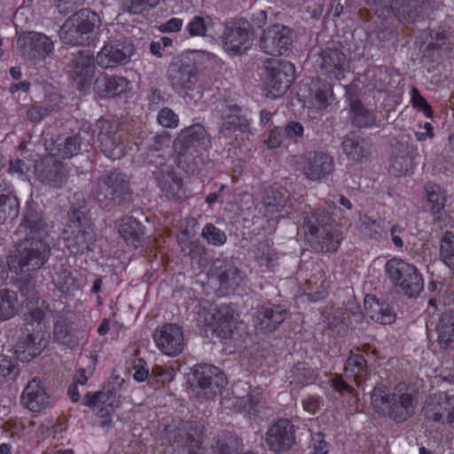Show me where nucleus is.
<instances>
[{
    "label": "nucleus",
    "mask_w": 454,
    "mask_h": 454,
    "mask_svg": "<svg viewBox=\"0 0 454 454\" xmlns=\"http://www.w3.org/2000/svg\"><path fill=\"white\" fill-rule=\"evenodd\" d=\"M417 404V396L410 391L408 385L398 383L393 389L392 400L384 417L395 423H403L414 415Z\"/></svg>",
    "instance_id": "nucleus-16"
},
{
    "label": "nucleus",
    "mask_w": 454,
    "mask_h": 454,
    "mask_svg": "<svg viewBox=\"0 0 454 454\" xmlns=\"http://www.w3.org/2000/svg\"><path fill=\"white\" fill-rule=\"evenodd\" d=\"M22 305L27 309V313L25 314V327H33V324L36 323L37 326L35 329H43L41 323L45 317L46 311L49 310L46 302L38 298V302L35 301H23Z\"/></svg>",
    "instance_id": "nucleus-45"
},
{
    "label": "nucleus",
    "mask_w": 454,
    "mask_h": 454,
    "mask_svg": "<svg viewBox=\"0 0 454 454\" xmlns=\"http://www.w3.org/2000/svg\"><path fill=\"white\" fill-rule=\"evenodd\" d=\"M153 340L159 349L168 356H176L184 349L183 331L176 324H165L160 329H156Z\"/></svg>",
    "instance_id": "nucleus-27"
},
{
    "label": "nucleus",
    "mask_w": 454,
    "mask_h": 454,
    "mask_svg": "<svg viewBox=\"0 0 454 454\" xmlns=\"http://www.w3.org/2000/svg\"><path fill=\"white\" fill-rule=\"evenodd\" d=\"M115 395L113 391H98L88 392L84 397V405L88 407H95L98 405L105 404L106 407L112 408L114 402Z\"/></svg>",
    "instance_id": "nucleus-56"
},
{
    "label": "nucleus",
    "mask_w": 454,
    "mask_h": 454,
    "mask_svg": "<svg viewBox=\"0 0 454 454\" xmlns=\"http://www.w3.org/2000/svg\"><path fill=\"white\" fill-rule=\"evenodd\" d=\"M56 286L62 293H69L75 289L76 283L75 278L72 276V273L67 270H60L57 272V277L54 278Z\"/></svg>",
    "instance_id": "nucleus-60"
},
{
    "label": "nucleus",
    "mask_w": 454,
    "mask_h": 454,
    "mask_svg": "<svg viewBox=\"0 0 454 454\" xmlns=\"http://www.w3.org/2000/svg\"><path fill=\"white\" fill-rule=\"evenodd\" d=\"M53 337L57 341L68 347H73L77 342L76 338L70 332L68 325L64 318L57 320L54 324Z\"/></svg>",
    "instance_id": "nucleus-55"
},
{
    "label": "nucleus",
    "mask_w": 454,
    "mask_h": 454,
    "mask_svg": "<svg viewBox=\"0 0 454 454\" xmlns=\"http://www.w3.org/2000/svg\"><path fill=\"white\" fill-rule=\"evenodd\" d=\"M165 434L169 443L187 447L191 454L200 448L201 439L196 422L173 421L165 427Z\"/></svg>",
    "instance_id": "nucleus-20"
},
{
    "label": "nucleus",
    "mask_w": 454,
    "mask_h": 454,
    "mask_svg": "<svg viewBox=\"0 0 454 454\" xmlns=\"http://www.w3.org/2000/svg\"><path fill=\"white\" fill-rule=\"evenodd\" d=\"M197 55L198 51H191L181 54L169 64L168 80L176 92L181 94L193 90L199 73Z\"/></svg>",
    "instance_id": "nucleus-7"
},
{
    "label": "nucleus",
    "mask_w": 454,
    "mask_h": 454,
    "mask_svg": "<svg viewBox=\"0 0 454 454\" xmlns=\"http://www.w3.org/2000/svg\"><path fill=\"white\" fill-rule=\"evenodd\" d=\"M254 256L259 266L267 270L272 269L278 259L277 253L267 242H260L257 245Z\"/></svg>",
    "instance_id": "nucleus-53"
},
{
    "label": "nucleus",
    "mask_w": 454,
    "mask_h": 454,
    "mask_svg": "<svg viewBox=\"0 0 454 454\" xmlns=\"http://www.w3.org/2000/svg\"><path fill=\"white\" fill-rule=\"evenodd\" d=\"M390 9L400 20H414L430 0H388Z\"/></svg>",
    "instance_id": "nucleus-39"
},
{
    "label": "nucleus",
    "mask_w": 454,
    "mask_h": 454,
    "mask_svg": "<svg viewBox=\"0 0 454 454\" xmlns=\"http://www.w3.org/2000/svg\"><path fill=\"white\" fill-rule=\"evenodd\" d=\"M287 310L282 306L267 302L255 308L254 322L255 329L268 333H273L286 320Z\"/></svg>",
    "instance_id": "nucleus-24"
},
{
    "label": "nucleus",
    "mask_w": 454,
    "mask_h": 454,
    "mask_svg": "<svg viewBox=\"0 0 454 454\" xmlns=\"http://www.w3.org/2000/svg\"><path fill=\"white\" fill-rule=\"evenodd\" d=\"M94 196L101 208L129 205L133 198L129 176L118 169L101 176L97 180Z\"/></svg>",
    "instance_id": "nucleus-2"
},
{
    "label": "nucleus",
    "mask_w": 454,
    "mask_h": 454,
    "mask_svg": "<svg viewBox=\"0 0 454 454\" xmlns=\"http://www.w3.org/2000/svg\"><path fill=\"white\" fill-rule=\"evenodd\" d=\"M411 159L408 155L395 156L391 160V170L395 176H404L411 168Z\"/></svg>",
    "instance_id": "nucleus-64"
},
{
    "label": "nucleus",
    "mask_w": 454,
    "mask_h": 454,
    "mask_svg": "<svg viewBox=\"0 0 454 454\" xmlns=\"http://www.w3.org/2000/svg\"><path fill=\"white\" fill-rule=\"evenodd\" d=\"M310 94L315 106L325 109L330 105L328 98L333 95V87L325 81H317L312 84Z\"/></svg>",
    "instance_id": "nucleus-49"
},
{
    "label": "nucleus",
    "mask_w": 454,
    "mask_h": 454,
    "mask_svg": "<svg viewBox=\"0 0 454 454\" xmlns=\"http://www.w3.org/2000/svg\"><path fill=\"white\" fill-rule=\"evenodd\" d=\"M425 417L434 422L454 425V395L439 392L429 395L424 404Z\"/></svg>",
    "instance_id": "nucleus-17"
},
{
    "label": "nucleus",
    "mask_w": 454,
    "mask_h": 454,
    "mask_svg": "<svg viewBox=\"0 0 454 454\" xmlns=\"http://www.w3.org/2000/svg\"><path fill=\"white\" fill-rule=\"evenodd\" d=\"M341 145L344 153L350 160L361 161L371 153L370 142L358 136H346Z\"/></svg>",
    "instance_id": "nucleus-41"
},
{
    "label": "nucleus",
    "mask_w": 454,
    "mask_h": 454,
    "mask_svg": "<svg viewBox=\"0 0 454 454\" xmlns=\"http://www.w3.org/2000/svg\"><path fill=\"white\" fill-rule=\"evenodd\" d=\"M214 115L221 121L220 133L225 137L232 132L249 131V121L241 114V108L227 99H219L215 102Z\"/></svg>",
    "instance_id": "nucleus-15"
},
{
    "label": "nucleus",
    "mask_w": 454,
    "mask_h": 454,
    "mask_svg": "<svg viewBox=\"0 0 454 454\" xmlns=\"http://www.w3.org/2000/svg\"><path fill=\"white\" fill-rule=\"evenodd\" d=\"M202 237L213 246H222L226 240L227 237L222 230L216 228L212 223H207L201 233Z\"/></svg>",
    "instance_id": "nucleus-59"
},
{
    "label": "nucleus",
    "mask_w": 454,
    "mask_h": 454,
    "mask_svg": "<svg viewBox=\"0 0 454 454\" xmlns=\"http://www.w3.org/2000/svg\"><path fill=\"white\" fill-rule=\"evenodd\" d=\"M49 334L43 329L25 327L15 345L17 358L29 362L39 356L48 345Z\"/></svg>",
    "instance_id": "nucleus-18"
},
{
    "label": "nucleus",
    "mask_w": 454,
    "mask_h": 454,
    "mask_svg": "<svg viewBox=\"0 0 454 454\" xmlns=\"http://www.w3.org/2000/svg\"><path fill=\"white\" fill-rule=\"evenodd\" d=\"M148 162L149 170L169 200H178L185 196L182 178L175 173L173 166L168 164L165 157L150 155Z\"/></svg>",
    "instance_id": "nucleus-11"
},
{
    "label": "nucleus",
    "mask_w": 454,
    "mask_h": 454,
    "mask_svg": "<svg viewBox=\"0 0 454 454\" xmlns=\"http://www.w3.org/2000/svg\"><path fill=\"white\" fill-rule=\"evenodd\" d=\"M96 127L100 151L109 159L121 158L125 154L126 145L121 121L114 117H101Z\"/></svg>",
    "instance_id": "nucleus-8"
},
{
    "label": "nucleus",
    "mask_w": 454,
    "mask_h": 454,
    "mask_svg": "<svg viewBox=\"0 0 454 454\" xmlns=\"http://www.w3.org/2000/svg\"><path fill=\"white\" fill-rule=\"evenodd\" d=\"M207 20H209V18L194 16L186 26L188 34L191 36H205L207 35Z\"/></svg>",
    "instance_id": "nucleus-61"
},
{
    "label": "nucleus",
    "mask_w": 454,
    "mask_h": 454,
    "mask_svg": "<svg viewBox=\"0 0 454 454\" xmlns=\"http://www.w3.org/2000/svg\"><path fill=\"white\" fill-rule=\"evenodd\" d=\"M148 162L149 170L169 200H178L185 196L182 178L175 173L173 166L168 164L165 157L150 155Z\"/></svg>",
    "instance_id": "nucleus-12"
},
{
    "label": "nucleus",
    "mask_w": 454,
    "mask_h": 454,
    "mask_svg": "<svg viewBox=\"0 0 454 454\" xmlns=\"http://www.w3.org/2000/svg\"><path fill=\"white\" fill-rule=\"evenodd\" d=\"M18 313V298L15 292L0 290V320L6 321Z\"/></svg>",
    "instance_id": "nucleus-48"
},
{
    "label": "nucleus",
    "mask_w": 454,
    "mask_h": 454,
    "mask_svg": "<svg viewBox=\"0 0 454 454\" xmlns=\"http://www.w3.org/2000/svg\"><path fill=\"white\" fill-rule=\"evenodd\" d=\"M385 274L391 284L400 288L409 299H416L424 289V280L417 267L403 259L393 257L384 266Z\"/></svg>",
    "instance_id": "nucleus-6"
},
{
    "label": "nucleus",
    "mask_w": 454,
    "mask_h": 454,
    "mask_svg": "<svg viewBox=\"0 0 454 454\" xmlns=\"http://www.w3.org/2000/svg\"><path fill=\"white\" fill-rule=\"evenodd\" d=\"M214 273L223 289H234L243 280L241 270L231 262L217 259L214 262Z\"/></svg>",
    "instance_id": "nucleus-33"
},
{
    "label": "nucleus",
    "mask_w": 454,
    "mask_h": 454,
    "mask_svg": "<svg viewBox=\"0 0 454 454\" xmlns=\"http://www.w3.org/2000/svg\"><path fill=\"white\" fill-rule=\"evenodd\" d=\"M20 403L32 412H41L51 406L52 399L42 383L34 379L23 389Z\"/></svg>",
    "instance_id": "nucleus-31"
},
{
    "label": "nucleus",
    "mask_w": 454,
    "mask_h": 454,
    "mask_svg": "<svg viewBox=\"0 0 454 454\" xmlns=\"http://www.w3.org/2000/svg\"><path fill=\"white\" fill-rule=\"evenodd\" d=\"M358 90L356 86L346 87L345 96L350 109L351 124L358 129L371 128L376 123V115L361 101Z\"/></svg>",
    "instance_id": "nucleus-28"
},
{
    "label": "nucleus",
    "mask_w": 454,
    "mask_h": 454,
    "mask_svg": "<svg viewBox=\"0 0 454 454\" xmlns=\"http://www.w3.org/2000/svg\"><path fill=\"white\" fill-rule=\"evenodd\" d=\"M17 47L20 56L29 60L43 59L53 51V43L50 38L37 32H27L20 35Z\"/></svg>",
    "instance_id": "nucleus-22"
},
{
    "label": "nucleus",
    "mask_w": 454,
    "mask_h": 454,
    "mask_svg": "<svg viewBox=\"0 0 454 454\" xmlns=\"http://www.w3.org/2000/svg\"><path fill=\"white\" fill-rule=\"evenodd\" d=\"M393 390H390L385 384L377 383L370 393V403L372 410L385 416L392 400Z\"/></svg>",
    "instance_id": "nucleus-44"
},
{
    "label": "nucleus",
    "mask_w": 454,
    "mask_h": 454,
    "mask_svg": "<svg viewBox=\"0 0 454 454\" xmlns=\"http://www.w3.org/2000/svg\"><path fill=\"white\" fill-rule=\"evenodd\" d=\"M437 343L441 348L447 349L454 344V309L442 312L436 324Z\"/></svg>",
    "instance_id": "nucleus-40"
},
{
    "label": "nucleus",
    "mask_w": 454,
    "mask_h": 454,
    "mask_svg": "<svg viewBox=\"0 0 454 454\" xmlns=\"http://www.w3.org/2000/svg\"><path fill=\"white\" fill-rule=\"evenodd\" d=\"M267 97L278 98L285 94L294 81L295 67L286 60L268 59L264 61Z\"/></svg>",
    "instance_id": "nucleus-9"
},
{
    "label": "nucleus",
    "mask_w": 454,
    "mask_h": 454,
    "mask_svg": "<svg viewBox=\"0 0 454 454\" xmlns=\"http://www.w3.org/2000/svg\"><path fill=\"white\" fill-rule=\"evenodd\" d=\"M427 203L426 208L432 214H438L443 209L445 198L441 194L439 186L427 184L426 186Z\"/></svg>",
    "instance_id": "nucleus-54"
},
{
    "label": "nucleus",
    "mask_w": 454,
    "mask_h": 454,
    "mask_svg": "<svg viewBox=\"0 0 454 454\" xmlns=\"http://www.w3.org/2000/svg\"><path fill=\"white\" fill-rule=\"evenodd\" d=\"M322 72L329 78L337 81L345 76L349 64L347 56L338 47H327L323 50L317 60Z\"/></svg>",
    "instance_id": "nucleus-25"
},
{
    "label": "nucleus",
    "mask_w": 454,
    "mask_h": 454,
    "mask_svg": "<svg viewBox=\"0 0 454 454\" xmlns=\"http://www.w3.org/2000/svg\"><path fill=\"white\" fill-rule=\"evenodd\" d=\"M35 173L40 182L56 189L62 188L67 179L65 168L58 160L36 166Z\"/></svg>",
    "instance_id": "nucleus-34"
},
{
    "label": "nucleus",
    "mask_w": 454,
    "mask_h": 454,
    "mask_svg": "<svg viewBox=\"0 0 454 454\" xmlns=\"http://www.w3.org/2000/svg\"><path fill=\"white\" fill-rule=\"evenodd\" d=\"M92 136L86 131L72 135H59L52 143V154L62 159H70L79 153H88L92 147Z\"/></svg>",
    "instance_id": "nucleus-21"
},
{
    "label": "nucleus",
    "mask_w": 454,
    "mask_h": 454,
    "mask_svg": "<svg viewBox=\"0 0 454 454\" xmlns=\"http://www.w3.org/2000/svg\"><path fill=\"white\" fill-rule=\"evenodd\" d=\"M171 136L168 131H162L160 134H156L153 137L151 143L147 145V152L144 155V163L149 168V157L150 155L164 157L159 153L165 148H168L170 144Z\"/></svg>",
    "instance_id": "nucleus-51"
},
{
    "label": "nucleus",
    "mask_w": 454,
    "mask_h": 454,
    "mask_svg": "<svg viewBox=\"0 0 454 454\" xmlns=\"http://www.w3.org/2000/svg\"><path fill=\"white\" fill-rule=\"evenodd\" d=\"M213 331L223 339H229L235 327V310L230 305H222L212 315Z\"/></svg>",
    "instance_id": "nucleus-36"
},
{
    "label": "nucleus",
    "mask_w": 454,
    "mask_h": 454,
    "mask_svg": "<svg viewBox=\"0 0 454 454\" xmlns=\"http://www.w3.org/2000/svg\"><path fill=\"white\" fill-rule=\"evenodd\" d=\"M292 43V29L284 25L275 24L263 30L260 48L269 55H283L289 50Z\"/></svg>",
    "instance_id": "nucleus-23"
},
{
    "label": "nucleus",
    "mask_w": 454,
    "mask_h": 454,
    "mask_svg": "<svg viewBox=\"0 0 454 454\" xmlns=\"http://www.w3.org/2000/svg\"><path fill=\"white\" fill-rule=\"evenodd\" d=\"M241 442L230 432L222 433L213 438L211 450L213 454H235Z\"/></svg>",
    "instance_id": "nucleus-46"
},
{
    "label": "nucleus",
    "mask_w": 454,
    "mask_h": 454,
    "mask_svg": "<svg viewBox=\"0 0 454 454\" xmlns=\"http://www.w3.org/2000/svg\"><path fill=\"white\" fill-rule=\"evenodd\" d=\"M221 40L230 56L243 55L252 46L253 27L245 19L230 21L224 27Z\"/></svg>",
    "instance_id": "nucleus-10"
},
{
    "label": "nucleus",
    "mask_w": 454,
    "mask_h": 454,
    "mask_svg": "<svg viewBox=\"0 0 454 454\" xmlns=\"http://www.w3.org/2000/svg\"><path fill=\"white\" fill-rule=\"evenodd\" d=\"M209 143L206 129L200 124L184 129L177 137L176 148L190 152L202 153L207 150Z\"/></svg>",
    "instance_id": "nucleus-32"
},
{
    "label": "nucleus",
    "mask_w": 454,
    "mask_h": 454,
    "mask_svg": "<svg viewBox=\"0 0 454 454\" xmlns=\"http://www.w3.org/2000/svg\"><path fill=\"white\" fill-rule=\"evenodd\" d=\"M16 286L19 292L22 296L25 297L23 301H35V303L38 302L39 295L37 292L35 290V285L31 281V279L22 278L17 281Z\"/></svg>",
    "instance_id": "nucleus-62"
},
{
    "label": "nucleus",
    "mask_w": 454,
    "mask_h": 454,
    "mask_svg": "<svg viewBox=\"0 0 454 454\" xmlns=\"http://www.w3.org/2000/svg\"><path fill=\"white\" fill-rule=\"evenodd\" d=\"M440 260L451 270H454V233L446 231L440 242Z\"/></svg>",
    "instance_id": "nucleus-52"
},
{
    "label": "nucleus",
    "mask_w": 454,
    "mask_h": 454,
    "mask_svg": "<svg viewBox=\"0 0 454 454\" xmlns=\"http://www.w3.org/2000/svg\"><path fill=\"white\" fill-rule=\"evenodd\" d=\"M129 83L125 77L103 74L96 79L94 90L102 98H114L125 93Z\"/></svg>",
    "instance_id": "nucleus-35"
},
{
    "label": "nucleus",
    "mask_w": 454,
    "mask_h": 454,
    "mask_svg": "<svg viewBox=\"0 0 454 454\" xmlns=\"http://www.w3.org/2000/svg\"><path fill=\"white\" fill-rule=\"evenodd\" d=\"M160 0H123L122 9L124 12L138 14L155 7Z\"/></svg>",
    "instance_id": "nucleus-58"
},
{
    "label": "nucleus",
    "mask_w": 454,
    "mask_h": 454,
    "mask_svg": "<svg viewBox=\"0 0 454 454\" xmlns=\"http://www.w3.org/2000/svg\"><path fill=\"white\" fill-rule=\"evenodd\" d=\"M303 229L313 250L334 252L342 239L334 219L325 209H317L304 217Z\"/></svg>",
    "instance_id": "nucleus-1"
},
{
    "label": "nucleus",
    "mask_w": 454,
    "mask_h": 454,
    "mask_svg": "<svg viewBox=\"0 0 454 454\" xmlns=\"http://www.w3.org/2000/svg\"><path fill=\"white\" fill-rule=\"evenodd\" d=\"M192 376V386L198 388V395L206 398L221 394L227 384V379L223 372L212 364L196 365Z\"/></svg>",
    "instance_id": "nucleus-14"
},
{
    "label": "nucleus",
    "mask_w": 454,
    "mask_h": 454,
    "mask_svg": "<svg viewBox=\"0 0 454 454\" xmlns=\"http://www.w3.org/2000/svg\"><path fill=\"white\" fill-rule=\"evenodd\" d=\"M288 202V192L282 187L270 186L263 192L262 203L265 215H273L285 211Z\"/></svg>",
    "instance_id": "nucleus-38"
},
{
    "label": "nucleus",
    "mask_w": 454,
    "mask_h": 454,
    "mask_svg": "<svg viewBox=\"0 0 454 454\" xmlns=\"http://www.w3.org/2000/svg\"><path fill=\"white\" fill-rule=\"evenodd\" d=\"M148 219L142 213L139 217L124 216L118 222V231L128 246L135 248L142 247L146 239Z\"/></svg>",
    "instance_id": "nucleus-26"
},
{
    "label": "nucleus",
    "mask_w": 454,
    "mask_h": 454,
    "mask_svg": "<svg viewBox=\"0 0 454 454\" xmlns=\"http://www.w3.org/2000/svg\"><path fill=\"white\" fill-rule=\"evenodd\" d=\"M361 231L371 239H378L381 235L382 223L381 220H373L367 215L360 217Z\"/></svg>",
    "instance_id": "nucleus-57"
},
{
    "label": "nucleus",
    "mask_w": 454,
    "mask_h": 454,
    "mask_svg": "<svg viewBox=\"0 0 454 454\" xmlns=\"http://www.w3.org/2000/svg\"><path fill=\"white\" fill-rule=\"evenodd\" d=\"M18 254H9L6 262L15 273L35 270L49 259L51 247L41 237H27L18 243Z\"/></svg>",
    "instance_id": "nucleus-3"
},
{
    "label": "nucleus",
    "mask_w": 454,
    "mask_h": 454,
    "mask_svg": "<svg viewBox=\"0 0 454 454\" xmlns=\"http://www.w3.org/2000/svg\"><path fill=\"white\" fill-rule=\"evenodd\" d=\"M46 231L47 223L38 204L33 200H27L22 209L21 221L17 231L20 233L24 232L27 237L30 234L41 237Z\"/></svg>",
    "instance_id": "nucleus-30"
},
{
    "label": "nucleus",
    "mask_w": 454,
    "mask_h": 454,
    "mask_svg": "<svg viewBox=\"0 0 454 454\" xmlns=\"http://www.w3.org/2000/svg\"><path fill=\"white\" fill-rule=\"evenodd\" d=\"M135 51L131 38L118 36L109 38L98 51L96 61L102 68H114L129 63Z\"/></svg>",
    "instance_id": "nucleus-13"
},
{
    "label": "nucleus",
    "mask_w": 454,
    "mask_h": 454,
    "mask_svg": "<svg viewBox=\"0 0 454 454\" xmlns=\"http://www.w3.org/2000/svg\"><path fill=\"white\" fill-rule=\"evenodd\" d=\"M304 135V128L299 121H291L284 128V136L286 139L294 143L301 141Z\"/></svg>",
    "instance_id": "nucleus-63"
},
{
    "label": "nucleus",
    "mask_w": 454,
    "mask_h": 454,
    "mask_svg": "<svg viewBox=\"0 0 454 454\" xmlns=\"http://www.w3.org/2000/svg\"><path fill=\"white\" fill-rule=\"evenodd\" d=\"M302 172L312 181L320 180L330 175L333 169V158L322 152L311 151L301 156Z\"/></svg>",
    "instance_id": "nucleus-29"
},
{
    "label": "nucleus",
    "mask_w": 454,
    "mask_h": 454,
    "mask_svg": "<svg viewBox=\"0 0 454 454\" xmlns=\"http://www.w3.org/2000/svg\"><path fill=\"white\" fill-rule=\"evenodd\" d=\"M367 316L376 323L390 325L395 320V313L386 302H380L375 296L367 294L364 300Z\"/></svg>",
    "instance_id": "nucleus-37"
},
{
    "label": "nucleus",
    "mask_w": 454,
    "mask_h": 454,
    "mask_svg": "<svg viewBox=\"0 0 454 454\" xmlns=\"http://www.w3.org/2000/svg\"><path fill=\"white\" fill-rule=\"evenodd\" d=\"M344 371L347 375L352 377L356 385H361L365 381L370 374L367 361L362 354L354 353L352 350L346 360Z\"/></svg>",
    "instance_id": "nucleus-42"
},
{
    "label": "nucleus",
    "mask_w": 454,
    "mask_h": 454,
    "mask_svg": "<svg viewBox=\"0 0 454 454\" xmlns=\"http://www.w3.org/2000/svg\"><path fill=\"white\" fill-rule=\"evenodd\" d=\"M101 26L98 13L89 8H82L69 16L59 30V38L66 44L82 46L93 40L96 28Z\"/></svg>",
    "instance_id": "nucleus-4"
},
{
    "label": "nucleus",
    "mask_w": 454,
    "mask_h": 454,
    "mask_svg": "<svg viewBox=\"0 0 454 454\" xmlns=\"http://www.w3.org/2000/svg\"><path fill=\"white\" fill-rule=\"evenodd\" d=\"M74 74L81 78L79 83L90 81L95 72V58L90 51H78L73 59Z\"/></svg>",
    "instance_id": "nucleus-43"
},
{
    "label": "nucleus",
    "mask_w": 454,
    "mask_h": 454,
    "mask_svg": "<svg viewBox=\"0 0 454 454\" xmlns=\"http://www.w3.org/2000/svg\"><path fill=\"white\" fill-rule=\"evenodd\" d=\"M0 205L10 207L12 220L19 215L20 201L14 194L13 187L4 180H0Z\"/></svg>",
    "instance_id": "nucleus-50"
},
{
    "label": "nucleus",
    "mask_w": 454,
    "mask_h": 454,
    "mask_svg": "<svg viewBox=\"0 0 454 454\" xmlns=\"http://www.w3.org/2000/svg\"><path fill=\"white\" fill-rule=\"evenodd\" d=\"M69 231H66L65 246L74 255L93 251L96 233L91 219L82 208H71L67 213Z\"/></svg>",
    "instance_id": "nucleus-5"
},
{
    "label": "nucleus",
    "mask_w": 454,
    "mask_h": 454,
    "mask_svg": "<svg viewBox=\"0 0 454 454\" xmlns=\"http://www.w3.org/2000/svg\"><path fill=\"white\" fill-rule=\"evenodd\" d=\"M265 443L275 453L286 452L296 443L295 427L287 419H278L272 423L266 434Z\"/></svg>",
    "instance_id": "nucleus-19"
},
{
    "label": "nucleus",
    "mask_w": 454,
    "mask_h": 454,
    "mask_svg": "<svg viewBox=\"0 0 454 454\" xmlns=\"http://www.w3.org/2000/svg\"><path fill=\"white\" fill-rule=\"evenodd\" d=\"M176 150L177 152V155L175 161L177 167L188 174L197 173L200 169V165L202 162V153L190 152L181 148H176Z\"/></svg>",
    "instance_id": "nucleus-47"
}]
</instances>
